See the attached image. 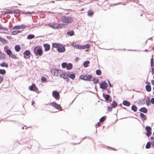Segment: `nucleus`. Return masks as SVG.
<instances>
[{
	"instance_id": "f257e3e1",
	"label": "nucleus",
	"mask_w": 154,
	"mask_h": 154,
	"mask_svg": "<svg viewBox=\"0 0 154 154\" xmlns=\"http://www.w3.org/2000/svg\"><path fill=\"white\" fill-rule=\"evenodd\" d=\"M60 20L63 23L69 24L72 23L74 20L73 18L71 17L64 16L61 17Z\"/></svg>"
},
{
	"instance_id": "f03ea898",
	"label": "nucleus",
	"mask_w": 154,
	"mask_h": 154,
	"mask_svg": "<svg viewBox=\"0 0 154 154\" xmlns=\"http://www.w3.org/2000/svg\"><path fill=\"white\" fill-rule=\"evenodd\" d=\"M53 47L57 48L59 53L64 52L66 51L65 45L59 43H54L53 44Z\"/></svg>"
},
{
	"instance_id": "7ed1b4c3",
	"label": "nucleus",
	"mask_w": 154,
	"mask_h": 154,
	"mask_svg": "<svg viewBox=\"0 0 154 154\" xmlns=\"http://www.w3.org/2000/svg\"><path fill=\"white\" fill-rule=\"evenodd\" d=\"M79 78L81 79L86 81H91L92 79V76L91 75L86 74L81 75L80 76Z\"/></svg>"
},
{
	"instance_id": "20e7f679",
	"label": "nucleus",
	"mask_w": 154,
	"mask_h": 154,
	"mask_svg": "<svg viewBox=\"0 0 154 154\" xmlns=\"http://www.w3.org/2000/svg\"><path fill=\"white\" fill-rule=\"evenodd\" d=\"M51 72L54 76H58L62 72V70L56 69H51Z\"/></svg>"
},
{
	"instance_id": "39448f33",
	"label": "nucleus",
	"mask_w": 154,
	"mask_h": 154,
	"mask_svg": "<svg viewBox=\"0 0 154 154\" xmlns=\"http://www.w3.org/2000/svg\"><path fill=\"white\" fill-rule=\"evenodd\" d=\"M63 24L54 23L53 24H49V26L54 29H58L62 27V25Z\"/></svg>"
},
{
	"instance_id": "423d86ee",
	"label": "nucleus",
	"mask_w": 154,
	"mask_h": 154,
	"mask_svg": "<svg viewBox=\"0 0 154 154\" xmlns=\"http://www.w3.org/2000/svg\"><path fill=\"white\" fill-rule=\"evenodd\" d=\"M37 48H38V47H36L34 48V49L35 55L37 56H42L43 53V51L42 49L40 48H38L36 50V51H35V50Z\"/></svg>"
},
{
	"instance_id": "0eeeda50",
	"label": "nucleus",
	"mask_w": 154,
	"mask_h": 154,
	"mask_svg": "<svg viewBox=\"0 0 154 154\" xmlns=\"http://www.w3.org/2000/svg\"><path fill=\"white\" fill-rule=\"evenodd\" d=\"M50 105H51L52 106L56 109L61 110V106L60 105L57 104V103L55 102H52L51 103H50Z\"/></svg>"
},
{
	"instance_id": "6e6552de",
	"label": "nucleus",
	"mask_w": 154,
	"mask_h": 154,
	"mask_svg": "<svg viewBox=\"0 0 154 154\" xmlns=\"http://www.w3.org/2000/svg\"><path fill=\"white\" fill-rule=\"evenodd\" d=\"M29 89L30 90L35 92H37L38 91V89L35 84H32L31 86H29Z\"/></svg>"
},
{
	"instance_id": "1a4fd4ad",
	"label": "nucleus",
	"mask_w": 154,
	"mask_h": 154,
	"mask_svg": "<svg viewBox=\"0 0 154 154\" xmlns=\"http://www.w3.org/2000/svg\"><path fill=\"white\" fill-rule=\"evenodd\" d=\"M52 96L56 100H59L60 99V94L57 91H53L52 92Z\"/></svg>"
},
{
	"instance_id": "9d476101",
	"label": "nucleus",
	"mask_w": 154,
	"mask_h": 154,
	"mask_svg": "<svg viewBox=\"0 0 154 154\" xmlns=\"http://www.w3.org/2000/svg\"><path fill=\"white\" fill-rule=\"evenodd\" d=\"M31 52L29 50H26L23 53V57L25 58H28L30 57Z\"/></svg>"
},
{
	"instance_id": "9b49d317",
	"label": "nucleus",
	"mask_w": 154,
	"mask_h": 154,
	"mask_svg": "<svg viewBox=\"0 0 154 154\" xmlns=\"http://www.w3.org/2000/svg\"><path fill=\"white\" fill-rule=\"evenodd\" d=\"M145 129L146 131V135L148 137H149L152 134V132H151V128L150 126H147L146 127Z\"/></svg>"
},
{
	"instance_id": "f8f14e48",
	"label": "nucleus",
	"mask_w": 154,
	"mask_h": 154,
	"mask_svg": "<svg viewBox=\"0 0 154 154\" xmlns=\"http://www.w3.org/2000/svg\"><path fill=\"white\" fill-rule=\"evenodd\" d=\"M69 74H67L66 73L63 72L62 70V72L60 74V77L64 79H66L69 75Z\"/></svg>"
},
{
	"instance_id": "ddd939ff",
	"label": "nucleus",
	"mask_w": 154,
	"mask_h": 154,
	"mask_svg": "<svg viewBox=\"0 0 154 154\" xmlns=\"http://www.w3.org/2000/svg\"><path fill=\"white\" fill-rule=\"evenodd\" d=\"M26 28L25 26L24 25L22 24L20 25H18L14 26L13 28L12 29H20L23 28Z\"/></svg>"
},
{
	"instance_id": "4468645a",
	"label": "nucleus",
	"mask_w": 154,
	"mask_h": 154,
	"mask_svg": "<svg viewBox=\"0 0 154 154\" xmlns=\"http://www.w3.org/2000/svg\"><path fill=\"white\" fill-rule=\"evenodd\" d=\"M4 51L6 52L7 55L9 56L12 53V51L8 49V47L6 46L4 48Z\"/></svg>"
},
{
	"instance_id": "2eb2a0df",
	"label": "nucleus",
	"mask_w": 154,
	"mask_h": 154,
	"mask_svg": "<svg viewBox=\"0 0 154 154\" xmlns=\"http://www.w3.org/2000/svg\"><path fill=\"white\" fill-rule=\"evenodd\" d=\"M100 88L103 89H106L107 87V84L106 82H103L100 84Z\"/></svg>"
},
{
	"instance_id": "dca6fc26",
	"label": "nucleus",
	"mask_w": 154,
	"mask_h": 154,
	"mask_svg": "<svg viewBox=\"0 0 154 154\" xmlns=\"http://www.w3.org/2000/svg\"><path fill=\"white\" fill-rule=\"evenodd\" d=\"M43 46L45 48V51H48L50 49V45L48 44H45L43 45Z\"/></svg>"
},
{
	"instance_id": "f3484780",
	"label": "nucleus",
	"mask_w": 154,
	"mask_h": 154,
	"mask_svg": "<svg viewBox=\"0 0 154 154\" xmlns=\"http://www.w3.org/2000/svg\"><path fill=\"white\" fill-rule=\"evenodd\" d=\"M109 6L107 4L103 5L102 7V9L104 11H106L109 8Z\"/></svg>"
},
{
	"instance_id": "a211bd4d",
	"label": "nucleus",
	"mask_w": 154,
	"mask_h": 154,
	"mask_svg": "<svg viewBox=\"0 0 154 154\" xmlns=\"http://www.w3.org/2000/svg\"><path fill=\"white\" fill-rule=\"evenodd\" d=\"M9 57L11 58L12 59L15 60L17 59L18 58L16 55L13 54L12 53L10 55Z\"/></svg>"
},
{
	"instance_id": "6ab92c4d",
	"label": "nucleus",
	"mask_w": 154,
	"mask_h": 154,
	"mask_svg": "<svg viewBox=\"0 0 154 154\" xmlns=\"http://www.w3.org/2000/svg\"><path fill=\"white\" fill-rule=\"evenodd\" d=\"M122 104L123 105L128 106H129L130 105V103L126 100L124 101L122 103Z\"/></svg>"
},
{
	"instance_id": "aec40b11",
	"label": "nucleus",
	"mask_w": 154,
	"mask_h": 154,
	"mask_svg": "<svg viewBox=\"0 0 154 154\" xmlns=\"http://www.w3.org/2000/svg\"><path fill=\"white\" fill-rule=\"evenodd\" d=\"M139 110L141 112H142L144 113H146L147 112V109L145 107H142Z\"/></svg>"
},
{
	"instance_id": "412c9836",
	"label": "nucleus",
	"mask_w": 154,
	"mask_h": 154,
	"mask_svg": "<svg viewBox=\"0 0 154 154\" xmlns=\"http://www.w3.org/2000/svg\"><path fill=\"white\" fill-rule=\"evenodd\" d=\"M146 90L148 92H150L151 91V87L150 85H146L145 87Z\"/></svg>"
},
{
	"instance_id": "4be33fe9",
	"label": "nucleus",
	"mask_w": 154,
	"mask_h": 154,
	"mask_svg": "<svg viewBox=\"0 0 154 154\" xmlns=\"http://www.w3.org/2000/svg\"><path fill=\"white\" fill-rule=\"evenodd\" d=\"M73 47L76 48L78 49H82V45H80L78 44H75L74 45Z\"/></svg>"
},
{
	"instance_id": "5701e85b",
	"label": "nucleus",
	"mask_w": 154,
	"mask_h": 154,
	"mask_svg": "<svg viewBox=\"0 0 154 154\" xmlns=\"http://www.w3.org/2000/svg\"><path fill=\"white\" fill-rule=\"evenodd\" d=\"M14 49L16 51L19 52L20 49V47L19 45H16L14 47Z\"/></svg>"
},
{
	"instance_id": "b1692460",
	"label": "nucleus",
	"mask_w": 154,
	"mask_h": 154,
	"mask_svg": "<svg viewBox=\"0 0 154 154\" xmlns=\"http://www.w3.org/2000/svg\"><path fill=\"white\" fill-rule=\"evenodd\" d=\"M67 34L70 36H73L74 34V32L73 30H70L67 32Z\"/></svg>"
},
{
	"instance_id": "393cba45",
	"label": "nucleus",
	"mask_w": 154,
	"mask_h": 154,
	"mask_svg": "<svg viewBox=\"0 0 154 154\" xmlns=\"http://www.w3.org/2000/svg\"><path fill=\"white\" fill-rule=\"evenodd\" d=\"M72 65L70 63H69L68 65H67L66 69L68 70H70L72 68Z\"/></svg>"
},
{
	"instance_id": "a878e982",
	"label": "nucleus",
	"mask_w": 154,
	"mask_h": 154,
	"mask_svg": "<svg viewBox=\"0 0 154 154\" xmlns=\"http://www.w3.org/2000/svg\"><path fill=\"white\" fill-rule=\"evenodd\" d=\"M0 66L2 67H8V64L5 62H3L0 64Z\"/></svg>"
},
{
	"instance_id": "bb28decb",
	"label": "nucleus",
	"mask_w": 154,
	"mask_h": 154,
	"mask_svg": "<svg viewBox=\"0 0 154 154\" xmlns=\"http://www.w3.org/2000/svg\"><path fill=\"white\" fill-rule=\"evenodd\" d=\"M82 49H84L86 48H89L90 47V45L87 44L84 45H82Z\"/></svg>"
},
{
	"instance_id": "cd10ccee",
	"label": "nucleus",
	"mask_w": 154,
	"mask_h": 154,
	"mask_svg": "<svg viewBox=\"0 0 154 154\" xmlns=\"http://www.w3.org/2000/svg\"><path fill=\"white\" fill-rule=\"evenodd\" d=\"M131 109L133 111L135 112L137 111V108L136 106L133 105L132 106Z\"/></svg>"
},
{
	"instance_id": "c85d7f7f",
	"label": "nucleus",
	"mask_w": 154,
	"mask_h": 154,
	"mask_svg": "<svg viewBox=\"0 0 154 154\" xmlns=\"http://www.w3.org/2000/svg\"><path fill=\"white\" fill-rule=\"evenodd\" d=\"M12 14L13 13L17 14L20 13V11L19 10L17 9L14 10H13L12 11Z\"/></svg>"
},
{
	"instance_id": "c756f323",
	"label": "nucleus",
	"mask_w": 154,
	"mask_h": 154,
	"mask_svg": "<svg viewBox=\"0 0 154 154\" xmlns=\"http://www.w3.org/2000/svg\"><path fill=\"white\" fill-rule=\"evenodd\" d=\"M140 116L143 120H146V119L145 115L143 113H140Z\"/></svg>"
},
{
	"instance_id": "7c9ffc66",
	"label": "nucleus",
	"mask_w": 154,
	"mask_h": 154,
	"mask_svg": "<svg viewBox=\"0 0 154 154\" xmlns=\"http://www.w3.org/2000/svg\"><path fill=\"white\" fill-rule=\"evenodd\" d=\"M94 14L93 12L91 10H89L88 12V16H91Z\"/></svg>"
},
{
	"instance_id": "2f4dec72",
	"label": "nucleus",
	"mask_w": 154,
	"mask_h": 154,
	"mask_svg": "<svg viewBox=\"0 0 154 154\" xmlns=\"http://www.w3.org/2000/svg\"><path fill=\"white\" fill-rule=\"evenodd\" d=\"M35 37L34 35L32 34H30L28 35L27 37V38L28 39H32Z\"/></svg>"
},
{
	"instance_id": "473e14b6",
	"label": "nucleus",
	"mask_w": 154,
	"mask_h": 154,
	"mask_svg": "<svg viewBox=\"0 0 154 154\" xmlns=\"http://www.w3.org/2000/svg\"><path fill=\"white\" fill-rule=\"evenodd\" d=\"M90 63L89 61H87L84 63L83 65L85 67H86L88 66V65Z\"/></svg>"
},
{
	"instance_id": "72a5a7b5",
	"label": "nucleus",
	"mask_w": 154,
	"mask_h": 154,
	"mask_svg": "<svg viewBox=\"0 0 154 154\" xmlns=\"http://www.w3.org/2000/svg\"><path fill=\"white\" fill-rule=\"evenodd\" d=\"M0 41L4 44H6L7 43L6 40L4 38H2L0 37Z\"/></svg>"
},
{
	"instance_id": "f704fd0d",
	"label": "nucleus",
	"mask_w": 154,
	"mask_h": 154,
	"mask_svg": "<svg viewBox=\"0 0 154 154\" xmlns=\"http://www.w3.org/2000/svg\"><path fill=\"white\" fill-rule=\"evenodd\" d=\"M75 75L74 74H71L69 75V77L72 80H73L75 78Z\"/></svg>"
},
{
	"instance_id": "c9c22d12",
	"label": "nucleus",
	"mask_w": 154,
	"mask_h": 154,
	"mask_svg": "<svg viewBox=\"0 0 154 154\" xmlns=\"http://www.w3.org/2000/svg\"><path fill=\"white\" fill-rule=\"evenodd\" d=\"M111 105L113 108H115L117 106V104L115 101H113Z\"/></svg>"
},
{
	"instance_id": "e433bc0d",
	"label": "nucleus",
	"mask_w": 154,
	"mask_h": 154,
	"mask_svg": "<svg viewBox=\"0 0 154 154\" xmlns=\"http://www.w3.org/2000/svg\"><path fill=\"white\" fill-rule=\"evenodd\" d=\"M106 119V116H104L101 117L100 119V122H103Z\"/></svg>"
},
{
	"instance_id": "4c0bfd02",
	"label": "nucleus",
	"mask_w": 154,
	"mask_h": 154,
	"mask_svg": "<svg viewBox=\"0 0 154 154\" xmlns=\"http://www.w3.org/2000/svg\"><path fill=\"white\" fill-rule=\"evenodd\" d=\"M47 80L46 78L45 77H42L41 79V81L42 82H46Z\"/></svg>"
},
{
	"instance_id": "58836bf2",
	"label": "nucleus",
	"mask_w": 154,
	"mask_h": 154,
	"mask_svg": "<svg viewBox=\"0 0 154 154\" xmlns=\"http://www.w3.org/2000/svg\"><path fill=\"white\" fill-rule=\"evenodd\" d=\"M6 73V71L4 69H0V74H4Z\"/></svg>"
},
{
	"instance_id": "ea45409f",
	"label": "nucleus",
	"mask_w": 154,
	"mask_h": 154,
	"mask_svg": "<svg viewBox=\"0 0 154 154\" xmlns=\"http://www.w3.org/2000/svg\"><path fill=\"white\" fill-rule=\"evenodd\" d=\"M151 66L152 67H154L153 58H152L151 59Z\"/></svg>"
},
{
	"instance_id": "a19ab883",
	"label": "nucleus",
	"mask_w": 154,
	"mask_h": 154,
	"mask_svg": "<svg viewBox=\"0 0 154 154\" xmlns=\"http://www.w3.org/2000/svg\"><path fill=\"white\" fill-rule=\"evenodd\" d=\"M151 146L150 143L149 142H148L146 146V149L149 148Z\"/></svg>"
},
{
	"instance_id": "79ce46f5",
	"label": "nucleus",
	"mask_w": 154,
	"mask_h": 154,
	"mask_svg": "<svg viewBox=\"0 0 154 154\" xmlns=\"http://www.w3.org/2000/svg\"><path fill=\"white\" fill-rule=\"evenodd\" d=\"M96 74L97 75H100L101 74V72L100 70H97L96 71Z\"/></svg>"
},
{
	"instance_id": "37998d69",
	"label": "nucleus",
	"mask_w": 154,
	"mask_h": 154,
	"mask_svg": "<svg viewBox=\"0 0 154 154\" xmlns=\"http://www.w3.org/2000/svg\"><path fill=\"white\" fill-rule=\"evenodd\" d=\"M6 14H12V12L11 11H7L5 12L4 15H5Z\"/></svg>"
},
{
	"instance_id": "c03bdc74",
	"label": "nucleus",
	"mask_w": 154,
	"mask_h": 154,
	"mask_svg": "<svg viewBox=\"0 0 154 154\" xmlns=\"http://www.w3.org/2000/svg\"><path fill=\"white\" fill-rule=\"evenodd\" d=\"M93 82L94 84H97L98 82V80L96 78H94L93 79Z\"/></svg>"
},
{
	"instance_id": "a18cd8bd",
	"label": "nucleus",
	"mask_w": 154,
	"mask_h": 154,
	"mask_svg": "<svg viewBox=\"0 0 154 154\" xmlns=\"http://www.w3.org/2000/svg\"><path fill=\"white\" fill-rule=\"evenodd\" d=\"M67 65V63H63L62 64V66L63 68H65L66 67Z\"/></svg>"
},
{
	"instance_id": "49530a36",
	"label": "nucleus",
	"mask_w": 154,
	"mask_h": 154,
	"mask_svg": "<svg viewBox=\"0 0 154 154\" xmlns=\"http://www.w3.org/2000/svg\"><path fill=\"white\" fill-rule=\"evenodd\" d=\"M3 76L0 74V84L2 81Z\"/></svg>"
},
{
	"instance_id": "de8ad7c7",
	"label": "nucleus",
	"mask_w": 154,
	"mask_h": 154,
	"mask_svg": "<svg viewBox=\"0 0 154 154\" xmlns=\"http://www.w3.org/2000/svg\"><path fill=\"white\" fill-rule=\"evenodd\" d=\"M109 98V95L107 94L106 96L105 99L106 101H108Z\"/></svg>"
},
{
	"instance_id": "09e8293b",
	"label": "nucleus",
	"mask_w": 154,
	"mask_h": 154,
	"mask_svg": "<svg viewBox=\"0 0 154 154\" xmlns=\"http://www.w3.org/2000/svg\"><path fill=\"white\" fill-rule=\"evenodd\" d=\"M101 125V123L100 122H98L96 125V127H99Z\"/></svg>"
},
{
	"instance_id": "8fccbe9b",
	"label": "nucleus",
	"mask_w": 154,
	"mask_h": 154,
	"mask_svg": "<svg viewBox=\"0 0 154 154\" xmlns=\"http://www.w3.org/2000/svg\"><path fill=\"white\" fill-rule=\"evenodd\" d=\"M150 101L149 100H146V104L147 105V106H148L149 105L150 103Z\"/></svg>"
},
{
	"instance_id": "3c124183",
	"label": "nucleus",
	"mask_w": 154,
	"mask_h": 154,
	"mask_svg": "<svg viewBox=\"0 0 154 154\" xmlns=\"http://www.w3.org/2000/svg\"><path fill=\"white\" fill-rule=\"evenodd\" d=\"M17 34V31H14L11 32V34L13 35H16Z\"/></svg>"
},
{
	"instance_id": "603ef678",
	"label": "nucleus",
	"mask_w": 154,
	"mask_h": 154,
	"mask_svg": "<svg viewBox=\"0 0 154 154\" xmlns=\"http://www.w3.org/2000/svg\"><path fill=\"white\" fill-rule=\"evenodd\" d=\"M150 102L152 104H154V98H152L150 100Z\"/></svg>"
},
{
	"instance_id": "864d4df0",
	"label": "nucleus",
	"mask_w": 154,
	"mask_h": 154,
	"mask_svg": "<svg viewBox=\"0 0 154 154\" xmlns=\"http://www.w3.org/2000/svg\"><path fill=\"white\" fill-rule=\"evenodd\" d=\"M4 29L6 30L7 31L8 30V29H4L3 28L2 26L0 24V29Z\"/></svg>"
},
{
	"instance_id": "5fc2aeb1",
	"label": "nucleus",
	"mask_w": 154,
	"mask_h": 154,
	"mask_svg": "<svg viewBox=\"0 0 154 154\" xmlns=\"http://www.w3.org/2000/svg\"><path fill=\"white\" fill-rule=\"evenodd\" d=\"M151 72L152 74H154V67H152Z\"/></svg>"
},
{
	"instance_id": "6e6d98bb",
	"label": "nucleus",
	"mask_w": 154,
	"mask_h": 154,
	"mask_svg": "<svg viewBox=\"0 0 154 154\" xmlns=\"http://www.w3.org/2000/svg\"><path fill=\"white\" fill-rule=\"evenodd\" d=\"M108 109L109 111H111L112 110V108L111 107H108Z\"/></svg>"
},
{
	"instance_id": "4d7b16f0",
	"label": "nucleus",
	"mask_w": 154,
	"mask_h": 154,
	"mask_svg": "<svg viewBox=\"0 0 154 154\" xmlns=\"http://www.w3.org/2000/svg\"><path fill=\"white\" fill-rule=\"evenodd\" d=\"M79 60V57H76L75 59V61L76 62H77Z\"/></svg>"
},
{
	"instance_id": "13d9d810",
	"label": "nucleus",
	"mask_w": 154,
	"mask_h": 154,
	"mask_svg": "<svg viewBox=\"0 0 154 154\" xmlns=\"http://www.w3.org/2000/svg\"><path fill=\"white\" fill-rule=\"evenodd\" d=\"M151 83L153 85H154V80H152L151 81Z\"/></svg>"
},
{
	"instance_id": "bf43d9fd",
	"label": "nucleus",
	"mask_w": 154,
	"mask_h": 154,
	"mask_svg": "<svg viewBox=\"0 0 154 154\" xmlns=\"http://www.w3.org/2000/svg\"><path fill=\"white\" fill-rule=\"evenodd\" d=\"M151 145L153 146L154 147V141L152 142L151 143Z\"/></svg>"
},
{
	"instance_id": "052dcab7",
	"label": "nucleus",
	"mask_w": 154,
	"mask_h": 154,
	"mask_svg": "<svg viewBox=\"0 0 154 154\" xmlns=\"http://www.w3.org/2000/svg\"><path fill=\"white\" fill-rule=\"evenodd\" d=\"M17 33H19L21 32V31L20 30L17 31Z\"/></svg>"
},
{
	"instance_id": "680f3d73",
	"label": "nucleus",
	"mask_w": 154,
	"mask_h": 154,
	"mask_svg": "<svg viewBox=\"0 0 154 154\" xmlns=\"http://www.w3.org/2000/svg\"><path fill=\"white\" fill-rule=\"evenodd\" d=\"M151 139L152 140H153V139H154V137H151Z\"/></svg>"
},
{
	"instance_id": "e2e57ef3",
	"label": "nucleus",
	"mask_w": 154,
	"mask_h": 154,
	"mask_svg": "<svg viewBox=\"0 0 154 154\" xmlns=\"http://www.w3.org/2000/svg\"><path fill=\"white\" fill-rule=\"evenodd\" d=\"M34 101H32V105H33V104H34Z\"/></svg>"
},
{
	"instance_id": "0e129e2a",
	"label": "nucleus",
	"mask_w": 154,
	"mask_h": 154,
	"mask_svg": "<svg viewBox=\"0 0 154 154\" xmlns=\"http://www.w3.org/2000/svg\"><path fill=\"white\" fill-rule=\"evenodd\" d=\"M68 80H69V79H68L67 80V82H68Z\"/></svg>"
},
{
	"instance_id": "69168bd1",
	"label": "nucleus",
	"mask_w": 154,
	"mask_h": 154,
	"mask_svg": "<svg viewBox=\"0 0 154 154\" xmlns=\"http://www.w3.org/2000/svg\"><path fill=\"white\" fill-rule=\"evenodd\" d=\"M153 89L154 90V87H153Z\"/></svg>"
},
{
	"instance_id": "338daca9",
	"label": "nucleus",
	"mask_w": 154,
	"mask_h": 154,
	"mask_svg": "<svg viewBox=\"0 0 154 154\" xmlns=\"http://www.w3.org/2000/svg\"><path fill=\"white\" fill-rule=\"evenodd\" d=\"M153 134L154 135V132L153 133Z\"/></svg>"
}]
</instances>
